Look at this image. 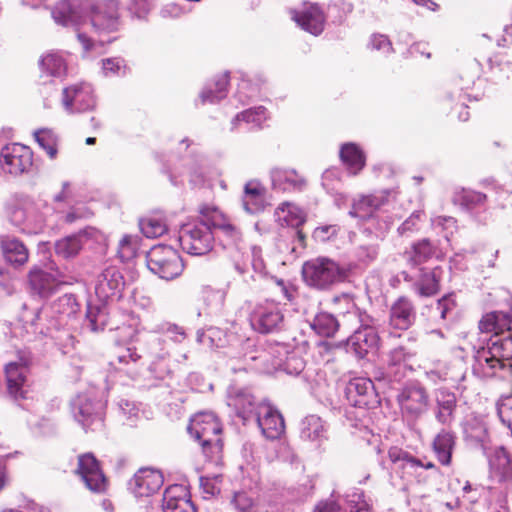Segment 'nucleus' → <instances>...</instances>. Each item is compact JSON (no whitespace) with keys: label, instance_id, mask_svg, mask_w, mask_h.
I'll return each mask as SVG.
<instances>
[{"label":"nucleus","instance_id":"nucleus-1","mask_svg":"<svg viewBox=\"0 0 512 512\" xmlns=\"http://www.w3.org/2000/svg\"><path fill=\"white\" fill-rule=\"evenodd\" d=\"M512 317L509 313L493 311L487 313L479 322L484 333H493L485 346L474 354L473 371L486 377L506 379L512 376Z\"/></svg>","mask_w":512,"mask_h":512},{"label":"nucleus","instance_id":"nucleus-2","mask_svg":"<svg viewBox=\"0 0 512 512\" xmlns=\"http://www.w3.org/2000/svg\"><path fill=\"white\" fill-rule=\"evenodd\" d=\"M334 300L335 302L343 301L347 306L346 312L341 314L342 324L351 327L358 325L353 334L347 339V351L354 353L359 359H363L370 352L376 351L380 337L375 319L361 311L347 294L335 297Z\"/></svg>","mask_w":512,"mask_h":512},{"label":"nucleus","instance_id":"nucleus-3","mask_svg":"<svg viewBox=\"0 0 512 512\" xmlns=\"http://www.w3.org/2000/svg\"><path fill=\"white\" fill-rule=\"evenodd\" d=\"M356 268L351 262L336 261L334 258H311L302 266V277L308 286L327 290L346 281Z\"/></svg>","mask_w":512,"mask_h":512},{"label":"nucleus","instance_id":"nucleus-4","mask_svg":"<svg viewBox=\"0 0 512 512\" xmlns=\"http://www.w3.org/2000/svg\"><path fill=\"white\" fill-rule=\"evenodd\" d=\"M422 259L423 258H409L414 272L409 273L402 271L401 275L405 281H413L412 290L419 297H432L440 291V281L443 271L439 266L433 268L422 266Z\"/></svg>","mask_w":512,"mask_h":512},{"label":"nucleus","instance_id":"nucleus-5","mask_svg":"<svg viewBox=\"0 0 512 512\" xmlns=\"http://www.w3.org/2000/svg\"><path fill=\"white\" fill-rule=\"evenodd\" d=\"M74 419L85 430H99L103 427L104 404L88 393H80L71 400Z\"/></svg>","mask_w":512,"mask_h":512},{"label":"nucleus","instance_id":"nucleus-6","mask_svg":"<svg viewBox=\"0 0 512 512\" xmlns=\"http://www.w3.org/2000/svg\"><path fill=\"white\" fill-rule=\"evenodd\" d=\"M414 356L415 353L404 346L391 349L387 354L385 369L378 371L375 374V379L391 386L400 383L407 376V373L412 371L411 361Z\"/></svg>","mask_w":512,"mask_h":512},{"label":"nucleus","instance_id":"nucleus-7","mask_svg":"<svg viewBox=\"0 0 512 512\" xmlns=\"http://www.w3.org/2000/svg\"><path fill=\"white\" fill-rule=\"evenodd\" d=\"M397 400L403 417L408 421L418 420L429 407L428 392L419 382L406 384L398 394Z\"/></svg>","mask_w":512,"mask_h":512},{"label":"nucleus","instance_id":"nucleus-8","mask_svg":"<svg viewBox=\"0 0 512 512\" xmlns=\"http://www.w3.org/2000/svg\"><path fill=\"white\" fill-rule=\"evenodd\" d=\"M251 326L262 334L274 333L284 327V315L274 302L258 304L250 315Z\"/></svg>","mask_w":512,"mask_h":512},{"label":"nucleus","instance_id":"nucleus-9","mask_svg":"<svg viewBox=\"0 0 512 512\" xmlns=\"http://www.w3.org/2000/svg\"><path fill=\"white\" fill-rule=\"evenodd\" d=\"M31 361L26 355H21L19 361L10 362L5 366L7 393L15 401L27 397V374Z\"/></svg>","mask_w":512,"mask_h":512},{"label":"nucleus","instance_id":"nucleus-10","mask_svg":"<svg viewBox=\"0 0 512 512\" xmlns=\"http://www.w3.org/2000/svg\"><path fill=\"white\" fill-rule=\"evenodd\" d=\"M346 397L354 407L373 408L379 404L375 385L369 378L351 379L346 386Z\"/></svg>","mask_w":512,"mask_h":512},{"label":"nucleus","instance_id":"nucleus-11","mask_svg":"<svg viewBox=\"0 0 512 512\" xmlns=\"http://www.w3.org/2000/svg\"><path fill=\"white\" fill-rule=\"evenodd\" d=\"M77 473L81 476L86 487L97 493L104 492L107 480L99 462L92 453H85L78 457Z\"/></svg>","mask_w":512,"mask_h":512},{"label":"nucleus","instance_id":"nucleus-12","mask_svg":"<svg viewBox=\"0 0 512 512\" xmlns=\"http://www.w3.org/2000/svg\"><path fill=\"white\" fill-rule=\"evenodd\" d=\"M253 419H255L262 434L267 439H278L284 433L285 423L282 415L267 402L259 403L257 413Z\"/></svg>","mask_w":512,"mask_h":512},{"label":"nucleus","instance_id":"nucleus-13","mask_svg":"<svg viewBox=\"0 0 512 512\" xmlns=\"http://www.w3.org/2000/svg\"><path fill=\"white\" fill-rule=\"evenodd\" d=\"M91 23L97 31L111 32L119 26V1L102 0L91 10Z\"/></svg>","mask_w":512,"mask_h":512},{"label":"nucleus","instance_id":"nucleus-14","mask_svg":"<svg viewBox=\"0 0 512 512\" xmlns=\"http://www.w3.org/2000/svg\"><path fill=\"white\" fill-rule=\"evenodd\" d=\"M188 432L200 444H207L212 439H221L219 435L222 432V427L213 413L203 412L195 415L191 420Z\"/></svg>","mask_w":512,"mask_h":512},{"label":"nucleus","instance_id":"nucleus-15","mask_svg":"<svg viewBox=\"0 0 512 512\" xmlns=\"http://www.w3.org/2000/svg\"><path fill=\"white\" fill-rule=\"evenodd\" d=\"M23 309L20 320L26 327L29 325L34 333L48 335L52 330H59L62 326V319L55 318L50 307H43L33 312H28L24 304Z\"/></svg>","mask_w":512,"mask_h":512},{"label":"nucleus","instance_id":"nucleus-16","mask_svg":"<svg viewBox=\"0 0 512 512\" xmlns=\"http://www.w3.org/2000/svg\"><path fill=\"white\" fill-rule=\"evenodd\" d=\"M4 166L8 173L20 175L30 171L33 166V152L25 145L14 143L2 151Z\"/></svg>","mask_w":512,"mask_h":512},{"label":"nucleus","instance_id":"nucleus-17","mask_svg":"<svg viewBox=\"0 0 512 512\" xmlns=\"http://www.w3.org/2000/svg\"><path fill=\"white\" fill-rule=\"evenodd\" d=\"M63 104L66 109L85 112L95 107V97L89 84L71 85L63 90Z\"/></svg>","mask_w":512,"mask_h":512},{"label":"nucleus","instance_id":"nucleus-18","mask_svg":"<svg viewBox=\"0 0 512 512\" xmlns=\"http://www.w3.org/2000/svg\"><path fill=\"white\" fill-rule=\"evenodd\" d=\"M292 19L306 32L318 36L325 27V14L318 4H307L302 9L291 11Z\"/></svg>","mask_w":512,"mask_h":512},{"label":"nucleus","instance_id":"nucleus-19","mask_svg":"<svg viewBox=\"0 0 512 512\" xmlns=\"http://www.w3.org/2000/svg\"><path fill=\"white\" fill-rule=\"evenodd\" d=\"M66 283L68 281L58 271L56 274H51L42 269L35 268L29 273L30 288L40 298H49L62 284Z\"/></svg>","mask_w":512,"mask_h":512},{"label":"nucleus","instance_id":"nucleus-20","mask_svg":"<svg viewBox=\"0 0 512 512\" xmlns=\"http://www.w3.org/2000/svg\"><path fill=\"white\" fill-rule=\"evenodd\" d=\"M416 308L408 297H398L389 309V325L397 330H407L416 321Z\"/></svg>","mask_w":512,"mask_h":512},{"label":"nucleus","instance_id":"nucleus-21","mask_svg":"<svg viewBox=\"0 0 512 512\" xmlns=\"http://www.w3.org/2000/svg\"><path fill=\"white\" fill-rule=\"evenodd\" d=\"M279 221L285 223L287 226L296 229L294 236L301 248L306 247V235L301 230V226L306 222V213L294 203L283 202L277 209Z\"/></svg>","mask_w":512,"mask_h":512},{"label":"nucleus","instance_id":"nucleus-22","mask_svg":"<svg viewBox=\"0 0 512 512\" xmlns=\"http://www.w3.org/2000/svg\"><path fill=\"white\" fill-rule=\"evenodd\" d=\"M286 352V345L277 343L268 349L258 350L255 355L245 356V361L255 362L254 368L263 373H272L279 370L282 356Z\"/></svg>","mask_w":512,"mask_h":512},{"label":"nucleus","instance_id":"nucleus-23","mask_svg":"<svg viewBox=\"0 0 512 512\" xmlns=\"http://www.w3.org/2000/svg\"><path fill=\"white\" fill-rule=\"evenodd\" d=\"M228 405L246 422L255 417L259 403L255 402V397L248 388H231L228 392Z\"/></svg>","mask_w":512,"mask_h":512},{"label":"nucleus","instance_id":"nucleus-24","mask_svg":"<svg viewBox=\"0 0 512 512\" xmlns=\"http://www.w3.org/2000/svg\"><path fill=\"white\" fill-rule=\"evenodd\" d=\"M129 484L136 496H149L161 488L163 476L157 470L142 468L135 473Z\"/></svg>","mask_w":512,"mask_h":512},{"label":"nucleus","instance_id":"nucleus-25","mask_svg":"<svg viewBox=\"0 0 512 512\" xmlns=\"http://www.w3.org/2000/svg\"><path fill=\"white\" fill-rule=\"evenodd\" d=\"M124 287V277L115 266H108L98 275L95 291L103 299L115 296Z\"/></svg>","mask_w":512,"mask_h":512},{"label":"nucleus","instance_id":"nucleus-26","mask_svg":"<svg viewBox=\"0 0 512 512\" xmlns=\"http://www.w3.org/2000/svg\"><path fill=\"white\" fill-rule=\"evenodd\" d=\"M164 512H195L192 501L182 485L168 487L163 495Z\"/></svg>","mask_w":512,"mask_h":512},{"label":"nucleus","instance_id":"nucleus-27","mask_svg":"<svg viewBox=\"0 0 512 512\" xmlns=\"http://www.w3.org/2000/svg\"><path fill=\"white\" fill-rule=\"evenodd\" d=\"M147 268L161 279L172 280L184 270L183 258H145Z\"/></svg>","mask_w":512,"mask_h":512},{"label":"nucleus","instance_id":"nucleus-28","mask_svg":"<svg viewBox=\"0 0 512 512\" xmlns=\"http://www.w3.org/2000/svg\"><path fill=\"white\" fill-rule=\"evenodd\" d=\"M200 223L208 230L221 229L226 233L234 234L236 227L230 223L229 218L216 206L203 204L199 207Z\"/></svg>","mask_w":512,"mask_h":512},{"label":"nucleus","instance_id":"nucleus-29","mask_svg":"<svg viewBox=\"0 0 512 512\" xmlns=\"http://www.w3.org/2000/svg\"><path fill=\"white\" fill-rule=\"evenodd\" d=\"M463 434L465 442L471 447L480 448L483 451L487 449L489 435L486 424L481 418H468L463 425Z\"/></svg>","mask_w":512,"mask_h":512},{"label":"nucleus","instance_id":"nucleus-30","mask_svg":"<svg viewBox=\"0 0 512 512\" xmlns=\"http://www.w3.org/2000/svg\"><path fill=\"white\" fill-rule=\"evenodd\" d=\"M390 192L387 190L377 194L360 196L353 204V213L355 216L367 219L388 202Z\"/></svg>","mask_w":512,"mask_h":512},{"label":"nucleus","instance_id":"nucleus-31","mask_svg":"<svg viewBox=\"0 0 512 512\" xmlns=\"http://www.w3.org/2000/svg\"><path fill=\"white\" fill-rule=\"evenodd\" d=\"M388 456L395 469H402L408 473H413L418 468L431 469L435 467L431 461L424 463L421 459L399 447H391Z\"/></svg>","mask_w":512,"mask_h":512},{"label":"nucleus","instance_id":"nucleus-32","mask_svg":"<svg viewBox=\"0 0 512 512\" xmlns=\"http://www.w3.org/2000/svg\"><path fill=\"white\" fill-rule=\"evenodd\" d=\"M435 418L442 425H450L454 420L457 398L453 392L442 389L436 393Z\"/></svg>","mask_w":512,"mask_h":512},{"label":"nucleus","instance_id":"nucleus-33","mask_svg":"<svg viewBox=\"0 0 512 512\" xmlns=\"http://www.w3.org/2000/svg\"><path fill=\"white\" fill-rule=\"evenodd\" d=\"M489 464L491 476L498 482L512 480V459L504 447L495 450Z\"/></svg>","mask_w":512,"mask_h":512},{"label":"nucleus","instance_id":"nucleus-34","mask_svg":"<svg viewBox=\"0 0 512 512\" xmlns=\"http://www.w3.org/2000/svg\"><path fill=\"white\" fill-rule=\"evenodd\" d=\"M339 157L347 170L357 175L366 165V155L362 148L355 143H345L341 146Z\"/></svg>","mask_w":512,"mask_h":512},{"label":"nucleus","instance_id":"nucleus-35","mask_svg":"<svg viewBox=\"0 0 512 512\" xmlns=\"http://www.w3.org/2000/svg\"><path fill=\"white\" fill-rule=\"evenodd\" d=\"M456 445V436L452 431L442 429L432 443L433 452L437 460L444 466L451 463L452 453Z\"/></svg>","mask_w":512,"mask_h":512},{"label":"nucleus","instance_id":"nucleus-36","mask_svg":"<svg viewBox=\"0 0 512 512\" xmlns=\"http://www.w3.org/2000/svg\"><path fill=\"white\" fill-rule=\"evenodd\" d=\"M273 183L283 186L284 190L301 191L307 184L306 179L295 169L276 167L271 171Z\"/></svg>","mask_w":512,"mask_h":512},{"label":"nucleus","instance_id":"nucleus-37","mask_svg":"<svg viewBox=\"0 0 512 512\" xmlns=\"http://www.w3.org/2000/svg\"><path fill=\"white\" fill-rule=\"evenodd\" d=\"M229 85V76L227 73H221L213 77L201 94V104L215 103L226 96L227 87Z\"/></svg>","mask_w":512,"mask_h":512},{"label":"nucleus","instance_id":"nucleus-38","mask_svg":"<svg viewBox=\"0 0 512 512\" xmlns=\"http://www.w3.org/2000/svg\"><path fill=\"white\" fill-rule=\"evenodd\" d=\"M231 512H259V502L252 490L235 491L229 501Z\"/></svg>","mask_w":512,"mask_h":512},{"label":"nucleus","instance_id":"nucleus-39","mask_svg":"<svg viewBox=\"0 0 512 512\" xmlns=\"http://www.w3.org/2000/svg\"><path fill=\"white\" fill-rule=\"evenodd\" d=\"M201 295L205 304L204 313L206 315L219 316L222 314L226 298V292L224 290L203 286Z\"/></svg>","mask_w":512,"mask_h":512},{"label":"nucleus","instance_id":"nucleus-40","mask_svg":"<svg viewBox=\"0 0 512 512\" xmlns=\"http://www.w3.org/2000/svg\"><path fill=\"white\" fill-rule=\"evenodd\" d=\"M326 427L317 415H308L300 423V436L303 440L322 441L326 439Z\"/></svg>","mask_w":512,"mask_h":512},{"label":"nucleus","instance_id":"nucleus-41","mask_svg":"<svg viewBox=\"0 0 512 512\" xmlns=\"http://www.w3.org/2000/svg\"><path fill=\"white\" fill-rule=\"evenodd\" d=\"M457 302L454 292L447 293L438 299L431 309L432 317L437 322L452 321L456 316Z\"/></svg>","mask_w":512,"mask_h":512},{"label":"nucleus","instance_id":"nucleus-42","mask_svg":"<svg viewBox=\"0 0 512 512\" xmlns=\"http://www.w3.org/2000/svg\"><path fill=\"white\" fill-rule=\"evenodd\" d=\"M487 195L469 188H461L454 193L453 203L466 210H473L487 202Z\"/></svg>","mask_w":512,"mask_h":512},{"label":"nucleus","instance_id":"nucleus-43","mask_svg":"<svg viewBox=\"0 0 512 512\" xmlns=\"http://www.w3.org/2000/svg\"><path fill=\"white\" fill-rule=\"evenodd\" d=\"M340 320L327 312L318 313L312 323L311 328L320 336L332 337L338 331Z\"/></svg>","mask_w":512,"mask_h":512},{"label":"nucleus","instance_id":"nucleus-44","mask_svg":"<svg viewBox=\"0 0 512 512\" xmlns=\"http://www.w3.org/2000/svg\"><path fill=\"white\" fill-rule=\"evenodd\" d=\"M53 314H58L62 319V326L65 324V317L75 315L79 309L76 297L73 294H64L50 306Z\"/></svg>","mask_w":512,"mask_h":512},{"label":"nucleus","instance_id":"nucleus-45","mask_svg":"<svg viewBox=\"0 0 512 512\" xmlns=\"http://www.w3.org/2000/svg\"><path fill=\"white\" fill-rule=\"evenodd\" d=\"M141 232L148 238H156L167 232V224L163 216L150 215L140 219Z\"/></svg>","mask_w":512,"mask_h":512},{"label":"nucleus","instance_id":"nucleus-46","mask_svg":"<svg viewBox=\"0 0 512 512\" xmlns=\"http://www.w3.org/2000/svg\"><path fill=\"white\" fill-rule=\"evenodd\" d=\"M267 119V109L264 106L249 108L238 113L232 120V129L238 128V124L243 121L261 128L262 123Z\"/></svg>","mask_w":512,"mask_h":512},{"label":"nucleus","instance_id":"nucleus-47","mask_svg":"<svg viewBox=\"0 0 512 512\" xmlns=\"http://www.w3.org/2000/svg\"><path fill=\"white\" fill-rule=\"evenodd\" d=\"M201 238V230L194 228L191 230H184L178 241L183 245V251L187 254L191 256H202L205 251L201 247Z\"/></svg>","mask_w":512,"mask_h":512},{"label":"nucleus","instance_id":"nucleus-48","mask_svg":"<svg viewBox=\"0 0 512 512\" xmlns=\"http://www.w3.org/2000/svg\"><path fill=\"white\" fill-rule=\"evenodd\" d=\"M85 325L92 332L103 331L108 326V313L106 308L88 305Z\"/></svg>","mask_w":512,"mask_h":512},{"label":"nucleus","instance_id":"nucleus-49","mask_svg":"<svg viewBox=\"0 0 512 512\" xmlns=\"http://www.w3.org/2000/svg\"><path fill=\"white\" fill-rule=\"evenodd\" d=\"M442 106L453 123L466 122L470 118L469 107L464 102L449 97L442 101Z\"/></svg>","mask_w":512,"mask_h":512},{"label":"nucleus","instance_id":"nucleus-50","mask_svg":"<svg viewBox=\"0 0 512 512\" xmlns=\"http://www.w3.org/2000/svg\"><path fill=\"white\" fill-rule=\"evenodd\" d=\"M142 239L138 236L125 235L118 244V256L149 255V251L141 249Z\"/></svg>","mask_w":512,"mask_h":512},{"label":"nucleus","instance_id":"nucleus-51","mask_svg":"<svg viewBox=\"0 0 512 512\" xmlns=\"http://www.w3.org/2000/svg\"><path fill=\"white\" fill-rule=\"evenodd\" d=\"M305 368V361L295 350H289L286 345V352L282 356V364L279 370L289 375H299Z\"/></svg>","mask_w":512,"mask_h":512},{"label":"nucleus","instance_id":"nucleus-52","mask_svg":"<svg viewBox=\"0 0 512 512\" xmlns=\"http://www.w3.org/2000/svg\"><path fill=\"white\" fill-rule=\"evenodd\" d=\"M39 146L44 149L50 159H54L58 153V138L51 129H40L34 134Z\"/></svg>","mask_w":512,"mask_h":512},{"label":"nucleus","instance_id":"nucleus-53","mask_svg":"<svg viewBox=\"0 0 512 512\" xmlns=\"http://www.w3.org/2000/svg\"><path fill=\"white\" fill-rule=\"evenodd\" d=\"M0 250L4 255L27 256L28 249L24 242L13 235L0 236Z\"/></svg>","mask_w":512,"mask_h":512},{"label":"nucleus","instance_id":"nucleus-54","mask_svg":"<svg viewBox=\"0 0 512 512\" xmlns=\"http://www.w3.org/2000/svg\"><path fill=\"white\" fill-rule=\"evenodd\" d=\"M142 357L143 356L137 352L136 348L127 347L121 349L117 353L115 360L112 361V364L127 366L126 372L135 374L136 371L134 367L137 366L138 362L142 359Z\"/></svg>","mask_w":512,"mask_h":512},{"label":"nucleus","instance_id":"nucleus-55","mask_svg":"<svg viewBox=\"0 0 512 512\" xmlns=\"http://www.w3.org/2000/svg\"><path fill=\"white\" fill-rule=\"evenodd\" d=\"M169 355L166 340L153 336L146 343V357L153 362L164 360Z\"/></svg>","mask_w":512,"mask_h":512},{"label":"nucleus","instance_id":"nucleus-56","mask_svg":"<svg viewBox=\"0 0 512 512\" xmlns=\"http://www.w3.org/2000/svg\"><path fill=\"white\" fill-rule=\"evenodd\" d=\"M234 266L242 275L248 273L250 269L260 276H266L268 274L263 258H239L234 263Z\"/></svg>","mask_w":512,"mask_h":512},{"label":"nucleus","instance_id":"nucleus-57","mask_svg":"<svg viewBox=\"0 0 512 512\" xmlns=\"http://www.w3.org/2000/svg\"><path fill=\"white\" fill-rule=\"evenodd\" d=\"M264 196V189L257 183L249 182L245 185V198L244 206L249 212H253L255 209L249 207L250 204L258 206L262 203Z\"/></svg>","mask_w":512,"mask_h":512},{"label":"nucleus","instance_id":"nucleus-58","mask_svg":"<svg viewBox=\"0 0 512 512\" xmlns=\"http://www.w3.org/2000/svg\"><path fill=\"white\" fill-rule=\"evenodd\" d=\"M80 250V240L75 236L63 238L55 244V251L59 256H75Z\"/></svg>","mask_w":512,"mask_h":512},{"label":"nucleus","instance_id":"nucleus-59","mask_svg":"<svg viewBox=\"0 0 512 512\" xmlns=\"http://www.w3.org/2000/svg\"><path fill=\"white\" fill-rule=\"evenodd\" d=\"M41 65L44 70L53 76L61 75L65 71L64 59L56 53H49L43 56Z\"/></svg>","mask_w":512,"mask_h":512},{"label":"nucleus","instance_id":"nucleus-60","mask_svg":"<svg viewBox=\"0 0 512 512\" xmlns=\"http://www.w3.org/2000/svg\"><path fill=\"white\" fill-rule=\"evenodd\" d=\"M202 452L205 458L215 464L218 465L222 459V449L223 443L221 439H212L209 443H201Z\"/></svg>","mask_w":512,"mask_h":512},{"label":"nucleus","instance_id":"nucleus-61","mask_svg":"<svg viewBox=\"0 0 512 512\" xmlns=\"http://www.w3.org/2000/svg\"><path fill=\"white\" fill-rule=\"evenodd\" d=\"M347 503L350 508V512H371L370 506L364 499V494L360 490H356L351 494L347 495Z\"/></svg>","mask_w":512,"mask_h":512},{"label":"nucleus","instance_id":"nucleus-62","mask_svg":"<svg viewBox=\"0 0 512 512\" xmlns=\"http://www.w3.org/2000/svg\"><path fill=\"white\" fill-rule=\"evenodd\" d=\"M497 413L501 422L512 431V396L498 404Z\"/></svg>","mask_w":512,"mask_h":512},{"label":"nucleus","instance_id":"nucleus-63","mask_svg":"<svg viewBox=\"0 0 512 512\" xmlns=\"http://www.w3.org/2000/svg\"><path fill=\"white\" fill-rule=\"evenodd\" d=\"M338 228L336 225H325L317 227L313 232V239L316 242L324 243L337 236Z\"/></svg>","mask_w":512,"mask_h":512},{"label":"nucleus","instance_id":"nucleus-64","mask_svg":"<svg viewBox=\"0 0 512 512\" xmlns=\"http://www.w3.org/2000/svg\"><path fill=\"white\" fill-rule=\"evenodd\" d=\"M220 476H214L213 478L210 477H200V486L203 489V492L206 495H215L220 492Z\"/></svg>","mask_w":512,"mask_h":512}]
</instances>
